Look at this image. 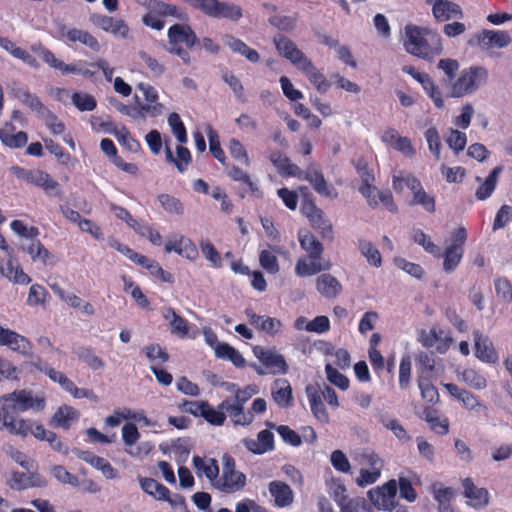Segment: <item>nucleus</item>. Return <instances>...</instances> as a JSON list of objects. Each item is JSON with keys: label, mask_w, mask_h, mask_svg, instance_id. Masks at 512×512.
<instances>
[{"label": "nucleus", "mask_w": 512, "mask_h": 512, "mask_svg": "<svg viewBox=\"0 0 512 512\" xmlns=\"http://www.w3.org/2000/svg\"><path fill=\"white\" fill-rule=\"evenodd\" d=\"M46 402L43 396H35L31 390H15L12 393L4 395L0 399V430L4 426H10L15 429L13 424L19 421V413L27 410L42 411Z\"/></svg>", "instance_id": "nucleus-1"}, {"label": "nucleus", "mask_w": 512, "mask_h": 512, "mask_svg": "<svg viewBox=\"0 0 512 512\" xmlns=\"http://www.w3.org/2000/svg\"><path fill=\"white\" fill-rule=\"evenodd\" d=\"M298 241L301 249L307 256L300 257L295 264V273L299 277L316 275L322 271H328L332 267L330 260H322L324 245L309 230L298 232Z\"/></svg>", "instance_id": "nucleus-2"}, {"label": "nucleus", "mask_w": 512, "mask_h": 512, "mask_svg": "<svg viewBox=\"0 0 512 512\" xmlns=\"http://www.w3.org/2000/svg\"><path fill=\"white\" fill-rule=\"evenodd\" d=\"M404 30V47L408 53L427 61L442 53V39L435 30L414 24H407Z\"/></svg>", "instance_id": "nucleus-3"}, {"label": "nucleus", "mask_w": 512, "mask_h": 512, "mask_svg": "<svg viewBox=\"0 0 512 512\" xmlns=\"http://www.w3.org/2000/svg\"><path fill=\"white\" fill-rule=\"evenodd\" d=\"M137 3L147 10L142 16V23L151 29L160 31L165 26L164 18L174 17L182 20L185 13L176 5L162 0H136Z\"/></svg>", "instance_id": "nucleus-4"}, {"label": "nucleus", "mask_w": 512, "mask_h": 512, "mask_svg": "<svg viewBox=\"0 0 512 512\" xmlns=\"http://www.w3.org/2000/svg\"><path fill=\"white\" fill-rule=\"evenodd\" d=\"M488 80V70L482 66H470L461 71L451 84L449 96L461 98L477 91Z\"/></svg>", "instance_id": "nucleus-5"}, {"label": "nucleus", "mask_w": 512, "mask_h": 512, "mask_svg": "<svg viewBox=\"0 0 512 512\" xmlns=\"http://www.w3.org/2000/svg\"><path fill=\"white\" fill-rule=\"evenodd\" d=\"M222 474L219 475L214 488L225 494H233L244 489L247 483L246 475L236 469V461L229 453L222 458Z\"/></svg>", "instance_id": "nucleus-6"}, {"label": "nucleus", "mask_w": 512, "mask_h": 512, "mask_svg": "<svg viewBox=\"0 0 512 512\" xmlns=\"http://www.w3.org/2000/svg\"><path fill=\"white\" fill-rule=\"evenodd\" d=\"M30 366L35 370L44 373L52 382L58 383L62 389L70 393L74 398H88L92 391L78 388L75 383L70 380L64 373L56 371L54 368L48 367L47 364L39 357H35Z\"/></svg>", "instance_id": "nucleus-7"}, {"label": "nucleus", "mask_w": 512, "mask_h": 512, "mask_svg": "<svg viewBox=\"0 0 512 512\" xmlns=\"http://www.w3.org/2000/svg\"><path fill=\"white\" fill-rule=\"evenodd\" d=\"M10 171L17 179L42 188L46 194H50L52 191L59 188V183L45 171L39 169H25L18 165L12 166Z\"/></svg>", "instance_id": "nucleus-8"}, {"label": "nucleus", "mask_w": 512, "mask_h": 512, "mask_svg": "<svg viewBox=\"0 0 512 512\" xmlns=\"http://www.w3.org/2000/svg\"><path fill=\"white\" fill-rule=\"evenodd\" d=\"M298 174L299 176H296V178L308 181L320 196L330 199L338 197L339 194L336 188L326 181L322 171L314 164L309 165L305 171L300 169Z\"/></svg>", "instance_id": "nucleus-9"}, {"label": "nucleus", "mask_w": 512, "mask_h": 512, "mask_svg": "<svg viewBox=\"0 0 512 512\" xmlns=\"http://www.w3.org/2000/svg\"><path fill=\"white\" fill-rule=\"evenodd\" d=\"M57 34L59 39L70 44L79 42L93 52L97 53L101 49L98 39L87 30L68 27L65 24L59 23L57 25Z\"/></svg>", "instance_id": "nucleus-10"}, {"label": "nucleus", "mask_w": 512, "mask_h": 512, "mask_svg": "<svg viewBox=\"0 0 512 512\" xmlns=\"http://www.w3.org/2000/svg\"><path fill=\"white\" fill-rule=\"evenodd\" d=\"M397 482L391 479L382 486H377L367 492L369 501L375 508L382 511H389L396 503Z\"/></svg>", "instance_id": "nucleus-11"}, {"label": "nucleus", "mask_w": 512, "mask_h": 512, "mask_svg": "<svg viewBox=\"0 0 512 512\" xmlns=\"http://www.w3.org/2000/svg\"><path fill=\"white\" fill-rule=\"evenodd\" d=\"M253 353L270 374L284 375L288 372L289 366L285 357L275 349L255 346Z\"/></svg>", "instance_id": "nucleus-12"}, {"label": "nucleus", "mask_w": 512, "mask_h": 512, "mask_svg": "<svg viewBox=\"0 0 512 512\" xmlns=\"http://www.w3.org/2000/svg\"><path fill=\"white\" fill-rule=\"evenodd\" d=\"M164 252H175L190 261H195L199 257L196 244L190 238L181 234H174L167 239L164 245Z\"/></svg>", "instance_id": "nucleus-13"}, {"label": "nucleus", "mask_w": 512, "mask_h": 512, "mask_svg": "<svg viewBox=\"0 0 512 512\" xmlns=\"http://www.w3.org/2000/svg\"><path fill=\"white\" fill-rule=\"evenodd\" d=\"M167 36L170 48L186 47L191 49L199 42L196 33L187 24H174L170 26Z\"/></svg>", "instance_id": "nucleus-14"}, {"label": "nucleus", "mask_w": 512, "mask_h": 512, "mask_svg": "<svg viewBox=\"0 0 512 512\" xmlns=\"http://www.w3.org/2000/svg\"><path fill=\"white\" fill-rule=\"evenodd\" d=\"M431 6L433 18L436 22H447L451 19H461L463 10L461 6L450 0H425Z\"/></svg>", "instance_id": "nucleus-15"}, {"label": "nucleus", "mask_w": 512, "mask_h": 512, "mask_svg": "<svg viewBox=\"0 0 512 512\" xmlns=\"http://www.w3.org/2000/svg\"><path fill=\"white\" fill-rule=\"evenodd\" d=\"M0 346H7L11 350L26 356H32V344L23 335L0 326Z\"/></svg>", "instance_id": "nucleus-16"}, {"label": "nucleus", "mask_w": 512, "mask_h": 512, "mask_svg": "<svg viewBox=\"0 0 512 512\" xmlns=\"http://www.w3.org/2000/svg\"><path fill=\"white\" fill-rule=\"evenodd\" d=\"M476 44L483 50L492 48H504L511 43V37L507 31L483 29L474 36Z\"/></svg>", "instance_id": "nucleus-17"}, {"label": "nucleus", "mask_w": 512, "mask_h": 512, "mask_svg": "<svg viewBox=\"0 0 512 512\" xmlns=\"http://www.w3.org/2000/svg\"><path fill=\"white\" fill-rule=\"evenodd\" d=\"M277 52L287 60H289L296 68H298L307 56L297 48L296 44L287 36L277 34L273 38Z\"/></svg>", "instance_id": "nucleus-18"}, {"label": "nucleus", "mask_w": 512, "mask_h": 512, "mask_svg": "<svg viewBox=\"0 0 512 512\" xmlns=\"http://www.w3.org/2000/svg\"><path fill=\"white\" fill-rule=\"evenodd\" d=\"M219 408L224 409L226 417L228 416L234 425L248 426L254 421L252 412L245 411V405L233 401L230 397L219 403Z\"/></svg>", "instance_id": "nucleus-19"}, {"label": "nucleus", "mask_w": 512, "mask_h": 512, "mask_svg": "<svg viewBox=\"0 0 512 512\" xmlns=\"http://www.w3.org/2000/svg\"><path fill=\"white\" fill-rule=\"evenodd\" d=\"M89 20L94 26L105 32L112 33L115 36L125 38L129 33V27L122 19H116L102 14H92Z\"/></svg>", "instance_id": "nucleus-20"}, {"label": "nucleus", "mask_w": 512, "mask_h": 512, "mask_svg": "<svg viewBox=\"0 0 512 512\" xmlns=\"http://www.w3.org/2000/svg\"><path fill=\"white\" fill-rule=\"evenodd\" d=\"M473 338L476 358L485 363H496L498 361V354L489 337L479 330H474Z\"/></svg>", "instance_id": "nucleus-21"}, {"label": "nucleus", "mask_w": 512, "mask_h": 512, "mask_svg": "<svg viewBox=\"0 0 512 512\" xmlns=\"http://www.w3.org/2000/svg\"><path fill=\"white\" fill-rule=\"evenodd\" d=\"M317 292L326 299L337 298L343 290L340 281L330 273L320 274L315 281Z\"/></svg>", "instance_id": "nucleus-22"}, {"label": "nucleus", "mask_w": 512, "mask_h": 512, "mask_svg": "<svg viewBox=\"0 0 512 512\" xmlns=\"http://www.w3.org/2000/svg\"><path fill=\"white\" fill-rule=\"evenodd\" d=\"M463 494L469 499V504L476 509L483 508L489 503V492L486 488L477 487L469 477L462 480Z\"/></svg>", "instance_id": "nucleus-23"}, {"label": "nucleus", "mask_w": 512, "mask_h": 512, "mask_svg": "<svg viewBox=\"0 0 512 512\" xmlns=\"http://www.w3.org/2000/svg\"><path fill=\"white\" fill-rule=\"evenodd\" d=\"M102 152L107 155L111 162L120 170L130 174L136 175L139 171L138 166L134 163L125 162L119 155L114 142L109 138H104L100 142Z\"/></svg>", "instance_id": "nucleus-24"}, {"label": "nucleus", "mask_w": 512, "mask_h": 512, "mask_svg": "<svg viewBox=\"0 0 512 512\" xmlns=\"http://www.w3.org/2000/svg\"><path fill=\"white\" fill-rule=\"evenodd\" d=\"M76 455L79 459L100 470L107 479H114L118 476V471L105 458L97 456L91 451L84 450H78Z\"/></svg>", "instance_id": "nucleus-25"}, {"label": "nucleus", "mask_w": 512, "mask_h": 512, "mask_svg": "<svg viewBox=\"0 0 512 512\" xmlns=\"http://www.w3.org/2000/svg\"><path fill=\"white\" fill-rule=\"evenodd\" d=\"M15 425V431L10 426H4L9 433L20 435L22 437H26L29 434L33 435L38 440H45L48 436V433L50 430H46L42 424H38L35 422L27 421L24 419H19V421H16L13 423Z\"/></svg>", "instance_id": "nucleus-26"}, {"label": "nucleus", "mask_w": 512, "mask_h": 512, "mask_svg": "<svg viewBox=\"0 0 512 512\" xmlns=\"http://www.w3.org/2000/svg\"><path fill=\"white\" fill-rule=\"evenodd\" d=\"M297 69L302 71L309 82L320 92L326 93L331 84L325 75L312 63L310 59H306Z\"/></svg>", "instance_id": "nucleus-27"}, {"label": "nucleus", "mask_w": 512, "mask_h": 512, "mask_svg": "<svg viewBox=\"0 0 512 512\" xmlns=\"http://www.w3.org/2000/svg\"><path fill=\"white\" fill-rule=\"evenodd\" d=\"M16 127L9 122H6L0 128V141L2 144L11 149L22 148L27 144L28 135L24 131L16 132Z\"/></svg>", "instance_id": "nucleus-28"}, {"label": "nucleus", "mask_w": 512, "mask_h": 512, "mask_svg": "<svg viewBox=\"0 0 512 512\" xmlns=\"http://www.w3.org/2000/svg\"><path fill=\"white\" fill-rule=\"evenodd\" d=\"M20 249L27 253L33 262H40L45 266L53 263L54 255L40 240H30L27 243H23Z\"/></svg>", "instance_id": "nucleus-29"}, {"label": "nucleus", "mask_w": 512, "mask_h": 512, "mask_svg": "<svg viewBox=\"0 0 512 512\" xmlns=\"http://www.w3.org/2000/svg\"><path fill=\"white\" fill-rule=\"evenodd\" d=\"M244 445L250 452L261 455L274 449V435L265 429L258 433L257 439H245Z\"/></svg>", "instance_id": "nucleus-30"}, {"label": "nucleus", "mask_w": 512, "mask_h": 512, "mask_svg": "<svg viewBox=\"0 0 512 512\" xmlns=\"http://www.w3.org/2000/svg\"><path fill=\"white\" fill-rule=\"evenodd\" d=\"M268 488L276 507L284 508L293 502L294 494L287 483L279 480L271 481Z\"/></svg>", "instance_id": "nucleus-31"}, {"label": "nucleus", "mask_w": 512, "mask_h": 512, "mask_svg": "<svg viewBox=\"0 0 512 512\" xmlns=\"http://www.w3.org/2000/svg\"><path fill=\"white\" fill-rule=\"evenodd\" d=\"M245 314L251 325L256 326L259 330L269 335L277 334L282 327L280 320L273 317L259 316L252 309H246Z\"/></svg>", "instance_id": "nucleus-32"}, {"label": "nucleus", "mask_w": 512, "mask_h": 512, "mask_svg": "<svg viewBox=\"0 0 512 512\" xmlns=\"http://www.w3.org/2000/svg\"><path fill=\"white\" fill-rule=\"evenodd\" d=\"M417 381L435 377V358L433 352H420L416 355Z\"/></svg>", "instance_id": "nucleus-33"}, {"label": "nucleus", "mask_w": 512, "mask_h": 512, "mask_svg": "<svg viewBox=\"0 0 512 512\" xmlns=\"http://www.w3.org/2000/svg\"><path fill=\"white\" fill-rule=\"evenodd\" d=\"M443 387L452 397L460 401L463 406L469 410H475L477 407L482 406L477 396L454 383H445L443 384Z\"/></svg>", "instance_id": "nucleus-34"}, {"label": "nucleus", "mask_w": 512, "mask_h": 512, "mask_svg": "<svg viewBox=\"0 0 512 512\" xmlns=\"http://www.w3.org/2000/svg\"><path fill=\"white\" fill-rule=\"evenodd\" d=\"M193 466L198 474H203L214 487L219 477V465L216 459L208 458L203 459L200 456L193 457Z\"/></svg>", "instance_id": "nucleus-35"}, {"label": "nucleus", "mask_w": 512, "mask_h": 512, "mask_svg": "<svg viewBox=\"0 0 512 512\" xmlns=\"http://www.w3.org/2000/svg\"><path fill=\"white\" fill-rule=\"evenodd\" d=\"M224 43L227 45L234 53H238L244 56L251 63H258L260 61L259 53L250 48L244 41L241 39L235 38L232 35H225Z\"/></svg>", "instance_id": "nucleus-36"}, {"label": "nucleus", "mask_w": 512, "mask_h": 512, "mask_svg": "<svg viewBox=\"0 0 512 512\" xmlns=\"http://www.w3.org/2000/svg\"><path fill=\"white\" fill-rule=\"evenodd\" d=\"M392 187L397 193H401L404 187H407L412 192V198H416V195L424 191L420 180L411 173L405 176L394 175L392 178Z\"/></svg>", "instance_id": "nucleus-37"}, {"label": "nucleus", "mask_w": 512, "mask_h": 512, "mask_svg": "<svg viewBox=\"0 0 512 512\" xmlns=\"http://www.w3.org/2000/svg\"><path fill=\"white\" fill-rule=\"evenodd\" d=\"M165 156L167 162L173 163L180 173H184L192 162V155L188 148L183 145L176 147V156L173 155L169 146H166Z\"/></svg>", "instance_id": "nucleus-38"}, {"label": "nucleus", "mask_w": 512, "mask_h": 512, "mask_svg": "<svg viewBox=\"0 0 512 512\" xmlns=\"http://www.w3.org/2000/svg\"><path fill=\"white\" fill-rule=\"evenodd\" d=\"M142 490L157 500L170 501V490L162 483L153 478H140Z\"/></svg>", "instance_id": "nucleus-39"}, {"label": "nucleus", "mask_w": 512, "mask_h": 512, "mask_svg": "<svg viewBox=\"0 0 512 512\" xmlns=\"http://www.w3.org/2000/svg\"><path fill=\"white\" fill-rule=\"evenodd\" d=\"M163 317L165 320L169 321L171 332L173 334H176L181 338L188 336L190 328L188 320L178 315L173 308L169 307L165 309Z\"/></svg>", "instance_id": "nucleus-40"}, {"label": "nucleus", "mask_w": 512, "mask_h": 512, "mask_svg": "<svg viewBox=\"0 0 512 512\" xmlns=\"http://www.w3.org/2000/svg\"><path fill=\"white\" fill-rule=\"evenodd\" d=\"M270 160L276 167L277 171L285 177L299 176L300 168L291 162V160L281 152H274L270 156Z\"/></svg>", "instance_id": "nucleus-41"}, {"label": "nucleus", "mask_w": 512, "mask_h": 512, "mask_svg": "<svg viewBox=\"0 0 512 512\" xmlns=\"http://www.w3.org/2000/svg\"><path fill=\"white\" fill-rule=\"evenodd\" d=\"M424 419L429 424L430 429L438 435H446L449 432V420L446 417H439L437 411L431 407H426L423 411Z\"/></svg>", "instance_id": "nucleus-42"}, {"label": "nucleus", "mask_w": 512, "mask_h": 512, "mask_svg": "<svg viewBox=\"0 0 512 512\" xmlns=\"http://www.w3.org/2000/svg\"><path fill=\"white\" fill-rule=\"evenodd\" d=\"M1 276L9 279L16 284H29L31 278L26 274L20 265H14L12 260H8L5 266H0Z\"/></svg>", "instance_id": "nucleus-43"}, {"label": "nucleus", "mask_w": 512, "mask_h": 512, "mask_svg": "<svg viewBox=\"0 0 512 512\" xmlns=\"http://www.w3.org/2000/svg\"><path fill=\"white\" fill-rule=\"evenodd\" d=\"M458 379L475 390H483L487 386L486 377L473 368H465L457 372Z\"/></svg>", "instance_id": "nucleus-44"}, {"label": "nucleus", "mask_w": 512, "mask_h": 512, "mask_svg": "<svg viewBox=\"0 0 512 512\" xmlns=\"http://www.w3.org/2000/svg\"><path fill=\"white\" fill-rule=\"evenodd\" d=\"M215 354L220 359L231 361L233 365L238 368H243L245 366V359L242 354L227 343L217 344L215 347Z\"/></svg>", "instance_id": "nucleus-45"}, {"label": "nucleus", "mask_w": 512, "mask_h": 512, "mask_svg": "<svg viewBox=\"0 0 512 512\" xmlns=\"http://www.w3.org/2000/svg\"><path fill=\"white\" fill-rule=\"evenodd\" d=\"M501 171V166L495 167L485 179V181L478 187L475 193V197L478 200H486L492 195L497 185L498 175L501 173Z\"/></svg>", "instance_id": "nucleus-46"}, {"label": "nucleus", "mask_w": 512, "mask_h": 512, "mask_svg": "<svg viewBox=\"0 0 512 512\" xmlns=\"http://www.w3.org/2000/svg\"><path fill=\"white\" fill-rule=\"evenodd\" d=\"M79 413L76 409L71 406H61L57 409L52 417V421L56 426L68 429L71 426V422L77 420Z\"/></svg>", "instance_id": "nucleus-47"}, {"label": "nucleus", "mask_w": 512, "mask_h": 512, "mask_svg": "<svg viewBox=\"0 0 512 512\" xmlns=\"http://www.w3.org/2000/svg\"><path fill=\"white\" fill-rule=\"evenodd\" d=\"M134 105H130L129 108V116L131 118H145L147 116L155 118L159 116V109L160 106H149V105H143V102H141L140 97L135 94L134 95Z\"/></svg>", "instance_id": "nucleus-48"}, {"label": "nucleus", "mask_w": 512, "mask_h": 512, "mask_svg": "<svg viewBox=\"0 0 512 512\" xmlns=\"http://www.w3.org/2000/svg\"><path fill=\"white\" fill-rule=\"evenodd\" d=\"M224 167L226 170V175L231 180L245 184L252 193L258 191L257 185L251 180L250 175L246 171L236 165L228 164L227 162L226 166Z\"/></svg>", "instance_id": "nucleus-49"}, {"label": "nucleus", "mask_w": 512, "mask_h": 512, "mask_svg": "<svg viewBox=\"0 0 512 512\" xmlns=\"http://www.w3.org/2000/svg\"><path fill=\"white\" fill-rule=\"evenodd\" d=\"M200 417L204 418L209 424L214 426H222L226 421L224 409H220L219 405L217 408H214L207 401L204 402L203 409L200 412Z\"/></svg>", "instance_id": "nucleus-50"}, {"label": "nucleus", "mask_w": 512, "mask_h": 512, "mask_svg": "<svg viewBox=\"0 0 512 512\" xmlns=\"http://www.w3.org/2000/svg\"><path fill=\"white\" fill-rule=\"evenodd\" d=\"M358 249L370 265L377 268L382 265L381 253L371 242L359 240Z\"/></svg>", "instance_id": "nucleus-51"}, {"label": "nucleus", "mask_w": 512, "mask_h": 512, "mask_svg": "<svg viewBox=\"0 0 512 512\" xmlns=\"http://www.w3.org/2000/svg\"><path fill=\"white\" fill-rule=\"evenodd\" d=\"M40 58L47 63L50 67L60 70L62 74H68L70 72H76L77 67L73 64H66L62 60L56 58L54 53L48 49H42L40 52Z\"/></svg>", "instance_id": "nucleus-52"}, {"label": "nucleus", "mask_w": 512, "mask_h": 512, "mask_svg": "<svg viewBox=\"0 0 512 512\" xmlns=\"http://www.w3.org/2000/svg\"><path fill=\"white\" fill-rule=\"evenodd\" d=\"M136 88L143 94V98L145 100L143 105H149L150 107L153 105L160 106L159 116L162 115L165 107L161 102H159L158 91L152 85L143 82L138 83Z\"/></svg>", "instance_id": "nucleus-53"}, {"label": "nucleus", "mask_w": 512, "mask_h": 512, "mask_svg": "<svg viewBox=\"0 0 512 512\" xmlns=\"http://www.w3.org/2000/svg\"><path fill=\"white\" fill-rule=\"evenodd\" d=\"M189 4L192 8L201 11L203 14L216 18L219 14V6L221 1L219 0H183Z\"/></svg>", "instance_id": "nucleus-54"}, {"label": "nucleus", "mask_w": 512, "mask_h": 512, "mask_svg": "<svg viewBox=\"0 0 512 512\" xmlns=\"http://www.w3.org/2000/svg\"><path fill=\"white\" fill-rule=\"evenodd\" d=\"M267 426L275 428L277 433L280 435L282 440L294 447H298L302 444L301 436L287 425L275 426V424L268 422Z\"/></svg>", "instance_id": "nucleus-55"}, {"label": "nucleus", "mask_w": 512, "mask_h": 512, "mask_svg": "<svg viewBox=\"0 0 512 512\" xmlns=\"http://www.w3.org/2000/svg\"><path fill=\"white\" fill-rule=\"evenodd\" d=\"M463 254L464 249L448 246L444 253L443 269L448 273L454 271L460 263Z\"/></svg>", "instance_id": "nucleus-56"}, {"label": "nucleus", "mask_w": 512, "mask_h": 512, "mask_svg": "<svg viewBox=\"0 0 512 512\" xmlns=\"http://www.w3.org/2000/svg\"><path fill=\"white\" fill-rule=\"evenodd\" d=\"M168 124L171 127L172 133L180 144H185L188 140L186 127L181 120L179 114L173 112L168 116Z\"/></svg>", "instance_id": "nucleus-57"}, {"label": "nucleus", "mask_w": 512, "mask_h": 512, "mask_svg": "<svg viewBox=\"0 0 512 512\" xmlns=\"http://www.w3.org/2000/svg\"><path fill=\"white\" fill-rule=\"evenodd\" d=\"M209 149L212 156L217 159L223 166H226V155L221 148L220 139L218 133L209 127L208 130Z\"/></svg>", "instance_id": "nucleus-58"}, {"label": "nucleus", "mask_w": 512, "mask_h": 512, "mask_svg": "<svg viewBox=\"0 0 512 512\" xmlns=\"http://www.w3.org/2000/svg\"><path fill=\"white\" fill-rule=\"evenodd\" d=\"M228 149L233 159L239 161L247 167L250 166L251 161L248 152L240 140L231 138L229 141Z\"/></svg>", "instance_id": "nucleus-59"}, {"label": "nucleus", "mask_w": 512, "mask_h": 512, "mask_svg": "<svg viewBox=\"0 0 512 512\" xmlns=\"http://www.w3.org/2000/svg\"><path fill=\"white\" fill-rule=\"evenodd\" d=\"M412 361L409 355L402 356L399 364V387L406 390L411 382Z\"/></svg>", "instance_id": "nucleus-60"}, {"label": "nucleus", "mask_w": 512, "mask_h": 512, "mask_svg": "<svg viewBox=\"0 0 512 512\" xmlns=\"http://www.w3.org/2000/svg\"><path fill=\"white\" fill-rule=\"evenodd\" d=\"M413 239L417 244L421 245L426 252L436 257H439L441 255L440 247L436 245L430 239V237L421 229H417L414 231Z\"/></svg>", "instance_id": "nucleus-61"}, {"label": "nucleus", "mask_w": 512, "mask_h": 512, "mask_svg": "<svg viewBox=\"0 0 512 512\" xmlns=\"http://www.w3.org/2000/svg\"><path fill=\"white\" fill-rule=\"evenodd\" d=\"M72 103L79 111H92L96 108L95 98L88 93L74 92L71 96Z\"/></svg>", "instance_id": "nucleus-62"}, {"label": "nucleus", "mask_w": 512, "mask_h": 512, "mask_svg": "<svg viewBox=\"0 0 512 512\" xmlns=\"http://www.w3.org/2000/svg\"><path fill=\"white\" fill-rule=\"evenodd\" d=\"M432 381L433 379L418 380L417 384L420 389L422 399L428 403L434 404L439 401V393Z\"/></svg>", "instance_id": "nucleus-63"}, {"label": "nucleus", "mask_w": 512, "mask_h": 512, "mask_svg": "<svg viewBox=\"0 0 512 512\" xmlns=\"http://www.w3.org/2000/svg\"><path fill=\"white\" fill-rule=\"evenodd\" d=\"M260 266L269 274H276L279 272V263L276 255L267 249H264L259 254Z\"/></svg>", "instance_id": "nucleus-64"}]
</instances>
